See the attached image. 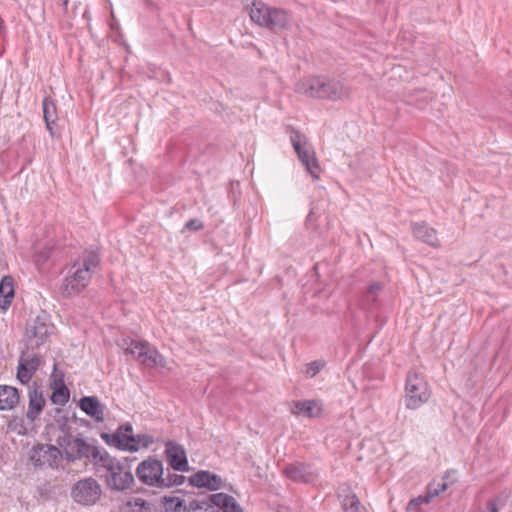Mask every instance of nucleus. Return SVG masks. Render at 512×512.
<instances>
[{"mask_svg":"<svg viewBox=\"0 0 512 512\" xmlns=\"http://www.w3.org/2000/svg\"><path fill=\"white\" fill-rule=\"evenodd\" d=\"M295 91L309 97L332 101L345 99L351 93L350 88L341 81L325 76L305 78L295 85Z\"/></svg>","mask_w":512,"mask_h":512,"instance_id":"2","label":"nucleus"},{"mask_svg":"<svg viewBox=\"0 0 512 512\" xmlns=\"http://www.w3.org/2000/svg\"><path fill=\"white\" fill-rule=\"evenodd\" d=\"M214 501L220 506L222 512H243L236 499L225 493H215Z\"/></svg>","mask_w":512,"mask_h":512,"instance_id":"29","label":"nucleus"},{"mask_svg":"<svg viewBox=\"0 0 512 512\" xmlns=\"http://www.w3.org/2000/svg\"><path fill=\"white\" fill-rule=\"evenodd\" d=\"M52 332V326L45 316H37L27 324L25 338L27 346L37 348L45 343Z\"/></svg>","mask_w":512,"mask_h":512,"instance_id":"10","label":"nucleus"},{"mask_svg":"<svg viewBox=\"0 0 512 512\" xmlns=\"http://www.w3.org/2000/svg\"><path fill=\"white\" fill-rule=\"evenodd\" d=\"M163 507L165 512H186L188 508L184 505V500L176 496H165Z\"/></svg>","mask_w":512,"mask_h":512,"instance_id":"30","label":"nucleus"},{"mask_svg":"<svg viewBox=\"0 0 512 512\" xmlns=\"http://www.w3.org/2000/svg\"><path fill=\"white\" fill-rule=\"evenodd\" d=\"M64 6H67L69 0H61Z\"/></svg>","mask_w":512,"mask_h":512,"instance_id":"38","label":"nucleus"},{"mask_svg":"<svg viewBox=\"0 0 512 512\" xmlns=\"http://www.w3.org/2000/svg\"><path fill=\"white\" fill-rule=\"evenodd\" d=\"M102 438L110 445L131 452L146 448L154 442L153 437L149 435L134 436L130 424L121 425L115 433L111 435L103 434Z\"/></svg>","mask_w":512,"mask_h":512,"instance_id":"6","label":"nucleus"},{"mask_svg":"<svg viewBox=\"0 0 512 512\" xmlns=\"http://www.w3.org/2000/svg\"><path fill=\"white\" fill-rule=\"evenodd\" d=\"M19 392L15 387L0 385V410H11L19 403Z\"/></svg>","mask_w":512,"mask_h":512,"instance_id":"24","label":"nucleus"},{"mask_svg":"<svg viewBox=\"0 0 512 512\" xmlns=\"http://www.w3.org/2000/svg\"><path fill=\"white\" fill-rule=\"evenodd\" d=\"M344 512H367L355 494L347 495L342 501Z\"/></svg>","mask_w":512,"mask_h":512,"instance_id":"31","label":"nucleus"},{"mask_svg":"<svg viewBox=\"0 0 512 512\" xmlns=\"http://www.w3.org/2000/svg\"><path fill=\"white\" fill-rule=\"evenodd\" d=\"M290 143L299 162L313 180H318L321 173L315 149L306 135L290 127Z\"/></svg>","mask_w":512,"mask_h":512,"instance_id":"4","label":"nucleus"},{"mask_svg":"<svg viewBox=\"0 0 512 512\" xmlns=\"http://www.w3.org/2000/svg\"><path fill=\"white\" fill-rule=\"evenodd\" d=\"M121 512H155V505L144 498L129 497L121 506Z\"/></svg>","mask_w":512,"mask_h":512,"instance_id":"22","label":"nucleus"},{"mask_svg":"<svg viewBox=\"0 0 512 512\" xmlns=\"http://www.w3.org/2000/svg\"><path fill=\"white\" fill-rule=\"evenodd\" d=\"M430 398L428 384L422 375L410 371L406 378L405 405L408 409L415 410L426 403Z\"/></svg>","mask_w":512,"mask_h":512,"instance_id":"7","label":"nucleus"},{"mask_svg":"<svg viewBox=\"0 0 512 512\" xmlns=\"http://www.w3.org/2000/svg\"><path fill=\"white\" fill-rule=\"evenodd\" d=\"M168 464L176 471H188V461L184 448L174 442H168L165 447Z\"/></svg>","mask_w":512,"mask_h":512,"instance_id":"13","label":"nucleus"},{"mask_svg":"<svg viewBox=\"0 0 512 512\" xmlns=\"http://www.w3.org/2000/svg\"><path fill=\"white\" fill-rule=\"evenodd\" d=\"M102 496V487L93 477L77 481L71 488L72 499L83 506L95 505Z\"/></svg>","mask_w":512,"mask_h":512,"instance_id":"9","label":"nucleus"},{"mask_svg":"<svg viewBox=\"0 0 512 512\" xmlns=\"http://www.w3.org/2000/svg\"><path fill=\"white\" fill-rule=\"evenodd\" d=\"M79 406L83 412L97 422L104 421V405L95 396H85L81 398Z\"/></svg>","mask_w":512,"mask_h":512,"instance_id":"18","label":"nucleus"},{"mask_svg":"<svg viewBox=\"0 0 512 512\" xmlns=\"http://www.w3.org/2000/svg\"><path fill=\"white\" fill-rule=\"evenodd\" d=\"M61 453L58 448L47 445L39 444L33 448L30 460L35 466H49L53 467L60 459Z\"/></svg>","mask_w":512,"mask_h":512,"instance_id":"12","label":"nucleus"},{"mask_svg":"<svg viewBox=\"0 0 512 512\" xmlns=\"http://www.w3.org/2000/svg\"><path fill=\"white\" fill-rule=\"evenodd\" d=\"M283 472H284V473H287V472H288V468H287V467H285V468L283 469Z\"/></svg>","mask_w":512,"mask_h":512,"instance_id":"39","label":"nucleus"},{"mask_svg":"<svg viewBox=\"0 0 512 512\" xmlns=\"http://www.w3.org/2000/svg\"><path fill=\"white\" fill-rule=\"evenodd\" d=\"M69 393L65 387L56 389L51 396V400L55 404L63 405L68 401Z\"/></svg>","mask_w":512,"mask_h":512,"instance_id":"34","label":"nucleus"},{"mask_svg":"<svg viewBox=\"0 0 512 512\" xmlns=\"http://www.w3.org/2000/svg\"><path fill=\"white\" fill-rule=\"evenodd\" d=\"M42 107L46 127L50 134L53 135V125L58 120L56 104L50 97H45L42 103Z\"/></svg>","mask_w":512,"mask_h":512,"instance_id":"28","label":"nucleus"},{"mask_svg":"<svg viewBox=\"0 0 512 512\" xmlns=\"http://www.w3.org/2000/svg\"><path fill=\"white\" fill-rule=\"evenodd\" d=\"M105 453L106 450L91 445L81 438L68 439L65 446V454L68 459L74 461L86 458L89 459L96 467Z\"/></svg>","mask_w":512,"mask_h":512,"instance_id":"8","label":"nucleus"},{"mask_svg":"<svg viewBox=\"0 0 512 512\" xmlns=\"http://www.w3.org/2000/svg\"><path fill=\"white\" fill-rule=\"evenodd\" d=\"M412 232L415 238L432 247H439L440 243L437 238V232L434 228L429 227L426 223H412Z\"/></svg>","mask_w":512,"mask_h":512,"instance_id":"20","label":"nucleus"},{"mask_svg":"<svg viewBox=\"0 0 512 512\" xmlns=\"http://www.w3.org/2000/svg\"><path fill=\"white\" fill-rule=\"evenodd\" d=\"M264 19L266 23H260L258 26L273 32H279L286 27L288 17L285 10L271 6L269 16H265Z\"/></svg>","mask_w":512,"mask_h":512,"instance_id":"16","label":"nucleus"},{"mask_svg":"<svg viewBox=\"0 0 512 512\" xmlns=\"http://www.w3.org/2000/svg\"><path fill=\"white\" fill-rule=\"evenodd\" d=\"M431 499L432 498L428 495V493L425 496H419L417 498H414L410 500L408 504V509L410 511H416L420 507V505L428 503Z\"/></svg>","mask_w":512,"mask_h":512,"instance_id":"36","label":"nucleus"},{"mask_svg":"<svg viewBox=\"0 0 512 512\" xmlns=\"http://www.w3.org/2000/svg\"><path fill=\"white\" fill-rule=\"evenodd\" d=\"M14 298V281L11 276H4L0 281V309L6 311Z\"/></svg>","mask_w":512,"mask_h":512,"instance_id":"25","label":"nucleus"},{"mask_svg":"<svg viewBox=\"0 0 512 512\" xmlns=\"http://www.w3.org/2000/svg\"><path fill=\"white\" fill-rule=\"evenodd\" d=\"M316 477L317 473L311 465L304 463L290 465V480L301 483H311Z\"/></svg>","mask_w":512,"mask_h":512,"instance_id":"21","label":"nucleus"},{"mask_svg":"<svg viewBox=\"0 0 512 512\" xmlns=\"http://www.w3.org/2000/svg\"><path fill=\"white\" fill-rule=\"evenodd\" d=\"M292 413L305 418H316L322 413V403L316 399L295 401Z\"/></svg>","mask_w":512,"mask_h":512,"instance_id":"17","label":"nucleus"},{"mask_svg":"<svg viewBox=\"0 0 512 512\" xmlns=\"http://www.w3.org/2000/svg\"><path fill=\"white\" fill-rule=\"evenodd\" d=\"M100 263L94 250L84 251L69 268L61 286L62 294L71 297L80 294L90 283L92 274Z\"/></svg>","mask_w":512,"mask_h":512,"instance_id":"1","label":"nucleus"},{"mask_svg":"<svg viewBox=\"0 0 512 512\" xmlns=\"http://www.w3.org/2000/svg\"><path fill=\"white\" fill-rule=\"evenodd\" d=\"M185 228L191 231H199L203 229V223L199 219H191L186 223Z\"/></svg>","mask_w":512,"mask_h":512,"instance_id":"37","label":"nucleus"},{"mask_svg":"<svg viewBox=\"0 0 512 512\" xmlns=\"http://www.w3.org/2000/svg\"><path fill=\"white\" fill-rule=\"evenodd\" d=\"M270 7L271 6L261 0H253L252 3L247 7L251 21L256 25H259L260 23H266L264 18L265 16H269Z\"/></svg>","mask_w":512,"mask_h":512,"instance_id":"27","label":"nucleus"},{"mask_svg":"<svg viewBox=\"0 0 512 512\" xmlns=\"http://www.w3.org/2000/svg\"><path fill=\"white\" fill-rule=\"evenodd\" d=\"M382 290L383 285L380 282H372L363 294L361 303L362 307L368 311L374 310Z\"/></svg>","mask_w":512,"mask_h":512,"instance_id":"26","label":"nucleus"},{"mask_svg":"<svg viewBox=\"0 0 512 512\" xmlns=\"http://www.w3.org/2000/svg\"><path fill=\"white\" fill-rule=\"evenodd\" d=\"M136 476L144 485L160 487L163 477V464L157 459L148 458L138 465Z\"/></svg>","mask_w":512,"mask_h":512,"instance_id":"11","label":"nucleus"},{"mask_svg":"<svg viewBox=\"0 0 512 512\" xmlns=\"http://www.w3.org/2000/svg\"><path fill=\"white\" fill-rule=\"evenodd\" d=\"M447 488H448V483L445 481L438 482V483L433 482V483L429 484V486L427 488V492L431 498H434V497L438 496L441 492H444Z\"/></svg>","mask_w":512,"mask_h":512,"instance_id":"35","label":"nucleus"},{"mask_svg":"<svg viewBox=\"0 0 512 512\" xmlns=\"http://www.w3.org/2000/svg\"><path fill=\"white\" fill-rule=\"evenodd\" d=\"M185 477L177 474H169L167 477H162L160 487L180 486L184 483Z\"/></svg>","mask_w":512,"mask_h":512,"instance_id":"33","label":"nucleus"},{"mask_svg":"<svg viewBox=\"0 0 512 512\" xmlns=\"http://www.w3.org/2000/svg\"><path fill=\"white\" fill-rule=\"evenodd\" d=\"M41 364L42 359L39 355H22L19 360L17 379L22 384L28 383Z\"/></svg>","mask_w":512,"mask_h":512,"instance_id":"14","label":"nucleus"},{"mask_svg":"<svg viewBox=\"0 0 512 512\" xmlns=\"http://www.w3.org/2000/svg\"><path fill=\"white\" fill-rule=\"evenodd\" d=\"M121 346L126 354H131L139 363L148 368L166 367L165 357L146 341L125 338Z\"/></svg>","mask_w":512,"mask_h":512,"instance_id":"5","label":"nucleus"},{"mask_svg":"<svg viewBox=\"0 0 512 512\" xmlns=\"http://www.w3.org/2000/svg\"><path fill=\"white\" fill-rule=\"evenodd\" d=\"M97 467L106 470V484L113 491L122 492L134 485L135 479L130 466L126 462L110 456L107 451Z\"/></svg>","mask_w":512,"mask_h":512,"instance_id":"3","label":"nucleus"},{"mask_svg":"<svg viewBox=\"0 0 512 512\" xmlns=\"http://www.w3.org/2000/svg\"><path fill=\"white\" fill-rule=\"evenodd\" d=\"M325 366L323 360H315L305 365L303 373L308 378L316 376Z\"/></svg>","mask_w":512,"mask_h":512,"instance_id":"32","label":"nucleus"},{"mask_svg":"<svg viewBox=\"0 0 512 512\" xmlns=\"http://www.w3.org/2000/svg\"><path fill=\"white\" fill-rule=\"evenodd\" d=\"M28 409L26 412V417L29 421H35L40 413L43 411L45 406V399L41 391L37 388L29 389L28 391Z\"/></svg>","mask_w":512,"mask_h":512,"instance_id":"19","label":"nucleus"},{"mask_svg":"<svg viewBox=\"0 0 512 512\" xmlns=\"http://www.w3.org/2000/svg\"><path fill=\"white\" fill-rule=\"evenodd\" d=\"M215 494L192 500L187 512H220V506L214 501Z\"/></svg>","mask_w":512,"mask_h":512,"instance_id":"23","label":"nucleus"},{"mask_svg":"<svg viewBox=\"0 0 512 512\" xmlns=\"http://www.w3.org/2000/svg\"><path fill=\"white\" fill-rule=\"evenodd\" d=\"M192 486L204 487L209 490H218L223 487V479L210 471H198L192 475L189 479Z\"/></svg>","mask_w":512,"mask_h":512,"instance_id":"15","label":"nucleus"}]
</instances>
